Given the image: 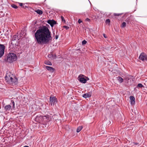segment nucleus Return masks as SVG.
Instances as JSON below:
<instances>
[{
  "label": "nucleus",
  "instance_id": "nucleus-1",
  "mask_svg": "<svg viewBox=\"0 0 147 147\" xmlns=\"http://www.w3.org/2000/svg\"><path fill=\"white\" fill-rule=\"evenodd\" d=\"M37 42L39 44H48L51 39V32L45 26L37 30L34 34Z\"/></svg>",
  "mask_w": 147,
  "mask_h": 147
},
{
  "label": "nucleus",
  "instance_id": "nucleus-2",
  "mask_svg": "<svg viewBox=\"0 0 147 147\" xmlns=\"http://www.w3.org/2000/svg\"><path fill=\"white\" fill-rule=\"evenodd\" d=\"M5 80L7 83L14 86L17 84L18 80L16 77L14 76L12 74L10 73H7L5 77Z\"/></svg>",
  "mask_w": 147,
  "mask_h": 147
},
{
  "label": "nucleus",
  "instance_id": "nucleus-3",
  "mask_svg": "<svg viewBox=\"0 0 147 147\" xmlns=\"http://www.w3.org/2000/svg\"><path fill=\"white\" fill-rule=\"evenodd\" d=\"M17 59V57L16 55L12 53H9L7 57V61L10 63L16 60Z\"/></svg>",
  "mask_w": 147,
  "mask_h": 147
},
{
  "label": "nucleus",
  "instance_id": "nucleus-4",
  "mask_svg": "<svg viewBox=\"0 0 147 147\" xmlns=\"http://www.w3.org/2000/svg\"><path fill=\"white\" fill-rule=\"evenodd\" d=\"M11 105H12V107L10 105H7L5 106L4 108V110L6 111H9L12 108L14 109L15 108V103L13 100H11L10 103Z\"/></svg>",
  "mask_w": 147,
  "mask_h": 147
},
{
  "label": "nucleus",
  "instance_id": "nucleus-5",
  "mask_svg": "<svg viewBox=\"0 0 147 147\" xmlns=\"http://www.w3.org/2000/svg\"><path fill=\"white\" fill-rule=\"evenodd\" d=\"M139 59L143 61L147 60V55L144 53H142L140 55Z\"/></svg>",
  "mask_w": 147,
  "mask_h": 147
},
{
  "label": "nucleus",
  "instance_id": "nucleus-6",
  "mask_svg": "<svg viewBox=\"0 0 147 147\" xmlns=\"http://www.w3.org/2000/svg\"><path fill=\"white\" fill-rule=\"evenodd\" d=\"M50 102L52 106H54V105H55L57 102L56 98L54 97H50Z\"/></svg>",
  "mask_w": 147,
  "mask_h": 147
},
{
  "label": "nucleus",
  "instance_id": "nucleus-7",
  "mask_svg": "<svg viewBox=\"0 0 147 147\" xmlns=\"http://www.w3.org/2000/svg\"><path fill=\"white\" fill-rule=\"evenodd\" d=\"M5 47L3 45L0 44V57H2L4 53Z\"/></svg>",
  "mask_w": 147,
  "mask_h": 147
},
{
  "label": "nucleus",
  "instance_id": "nucleus-8",
  "mask_svg": "<svg viewBox=\"0 0 147 147\" xmlns=\"http://www.w3.org/2000/svg\"><path fill=\"white\" fill-rule=\"evenodd\" d=\"M47 22L48 24L50 25L51 27H53L54 25L57 23L56 21L53 20H49Z\"/></svg>",
  "mask_w": 147,
  "mask_h": 147
},
{
  "label": "nucleus",
  "instance_id": "nucleus-9",
  "mask_svg": "<svg viewBox=\"0 0 147 147\" xmlns=\"http://www.w3.org/2000/svg\"><path fill=\"white\" fill-rule=\"evenodd\" d=\"M50 117L48 115L42 116L41 117L42 118L44 121L45 122H48L50 120Z\"/></svg>",
  "mask_w": 147,
  "mask_h": 147
},
{
  "label": "nucleus",
  "instance_id": "nucleus-10",
  "mask_svg": "<svg viewBox=\"0 0 147 147\" xmlns=\"http://www.w3.org/2000/svg\"><path fill=\"white\" fill-rule=\"evenodd\" d=\"M80 76L78 78V80L81 82L83 83H85L86 81V80L84 78H80Z\"/></svg>",
  "mask_w": 147,
  "mask_h": 147
},
{
  "label": "nucleus",
  "instance_id": "nucleus-11",
  "mask_svg": "<svg viewBox=\"0 0 147 147\" xmlns=\"http://www.w3.org/2000/svg\"><path fill=\"white\" fill-rule=\"evenodd\" d=\"M46 68L51 72H53L54 71L55 69L49 66H46Z\"/></svg>",
  "mask_w": 147,
  "mask_h": 147
},
{
  "label": "nucleus",
  "instance_id": "nucleus-12",
  "mask_svg": "<svg viewBox=\"0 0 147 147\" xmlns=\"http://www.w3.org/2000/svg\"><path fill=\"white\" fill-rule=\"evenodd\" d=\"M129 99L131 100V105L134 104L135 103V99L134 96H130L129 97Z\"/></svg>",
  "mask_w": 147,
  "mask_h": 147
},
{
  "label": "nucleus",
  "instance_id": "nucleus-13",
  "mask_svg": "<svg viewBox=\"0 0 147 147\" xmlns=\"http://www.w3.org/2000/svg\"><path fill=\"white\" fill-rule=\"evenodd\" d=\"M91 96V93L89 92L88 93H85L83 94L82 96L85 98L90 97Z\"/></svg>",
  "mask_w": 147,
  "mask_h": 147
},
{
  "label": "nucleus",
  "instance_id": "nucleus-14",
  "mask_svg": "<svg viewBox=\"0 0 147 147\" xmlns=\"http://www.w3.org/2000/svg\"><path fill=\"white\" fill-rule=\"evenodd\" d=\"M11 44L13 46H16L17 45L18 42L17 40H11Z\"/></svg>",
  "mask_w": 147,
  "mask_h": 147
},
{
  "label": "nucleus",
  "instance_id": "nucleus-15",
  "mask_svg": "<svg viewBox=\"0 0 147 147\" xmlns=\"http://www.w3.org/2000/svg\"><path fill=\"white\" fill-rule=\"evenodd\" d=\"M117 80L120 83H122L123 81V79L119 76L117 77Z\"/></svg>",
  "mask_w": 147,
  "mask_h": 147
},
{
  "label": "nucleus",
  "instance_id": "nucleus-16",
  "mask_svg": "<svg viewBox=\"0 0 147 147\" xmlns=\"http://www.w3.org/2000/svg\"><path fill=\"white\" fill-rule=\"evenodd\" d=\"M11 40H18V36L14 35L12 38Z\"/></svg>",
  "mask_w": 147,
  "mask_h": 147
},
{
  "label": "nucleus",
  "instance_id": "nucleus-17",
  "mask_svg": "<svg viewBox=\"0 0 147 147\" xmlns=\"http://www.w3.org/2000/svg\"><path fill=\"white\" fill-rule=\"evenodd\" d=\"M36 12L39 15H41L42 13V11L38 9L36 11Z\"/></svg>",
  "mask_w": 147,
  "mask_h": 147
},
{
  "label": "nucleus",
  "instance_id": "nucleus-18",
  "mask_svg": "<svg viewBox=\"0 0 147 147\" xmlns=\"http://www.w3.org/2000/svg\"><path fill=\"white\" fill-rule=\"evenodd\" d=\"M82 128V126H79L78 127L76 131L78 133L79 132Z\"/></svg>",
  "mask_w": 147,
  "mask_h": 147
},
{
  "label": "nucleus",
  "instance_id": "nucleus-19",
  "mask_svg": "<svg viewBox=\"0 0 147 147\" xmlns=\"http://www.w3.org/2000/svg\"><path fill=\"white\" fill-rule=\"evenodd\" d=\"M45 63L46 65H52L51 63L49 61H45Z\"/></svg>",
  "mask_w": 147,
  "mask_h": 147
},
{
  "label": "nucleus",
  "instance_id": "nucleus-20",
  "mask_svg": "<svg viewBox=\"0 0 147 147\" xmlns=\"http://www.w3.org/2000/svg\"><path fill=\"white\" fill-rule=\"evenodd\" d=\"M126 23L125 22H123L121 24V27L122 28H124L126 26Z\"/></svg>",
  "mask_w": 147,
  "mask_h": 147
},
{
  "label": "nucleus",
  "instance_id": "nucleus-21",
  "mask_svg": "<svg viewBox=\"0 0 147 147\" xmlns=\"http://www.w3.org/2000/svg\"><path fill=\"white\" fill-rule=\"evenodd\" d=\"M143 86L142 84L141 83L138 84L137 85V88H142Z\"/></svg>",
  "mask_w": 147,
  "mask_h": 147
},
{
  "label": "nucleus",
  "instance_id": "nucleus-22",
  "mask_svg": "<svg viewBox=\"0 0 147 147\" xmlns=\"http://www.w3.org/2000/svg\"><path fill=\"white\" fill-rule=\"evenodd\" d=\"M11 7L15 9H17L18 8L17 6L14 4H12L11 5Z\"/></svg>",
  "mask_w": 147,
  "mask_h": 147
},
{
  "label": "nucleus",
  "instance_id": "nucleus-23",
  "mask_svg": "<svg viewBox=\"0 0 147 147\" xmlns=\"http://www.w3.org/2000/svg\"><path fill=\"white\" fill-rule=\"evenodd\" d=\"M87 42L86 40H84L82 41V45H84L86 44Z\"/></svg>",
  "mask_w": 147,
  "mask_h": 147
},
{
  "label": "nucleus",
  "instance_id": "nucleus-24",
  "mask_svg": "<svg viewBox=\"0 0 147 147\" xmlns=\"http://www.w3.org/2000/svg\"><path fill=\"white\" fill-rule=\"evenodd\" d=\"M110 22V20L109 19H107L106 20V22L107 23H109Z\"/></svg>",
  "mask_w": 147,
  "mask_h": 147
},
{
  "label": "nucleus",
  "instance_id": "nucleus-25",
  "mask_svg": "<svg viewBox=\"0 0 147 147\" xmlns=\"http://www.w3.org/2000/svg\"><path fill=\"white\" fill-rule=\"evenodd\" d=\"M63 27L64 28H65V29H66V30H67V29H69V27L66 26H64Z\"/></svg>",
  "mask_w": 147,
  "mask_h": 147
},
{
  "label": "nucleus",
  "instance_id": "nucleus-26",
  "mask_svg": "<svg viewBox=\"0 0 147 147\" xmlns=\"http://www.w3.org/2000/svg\"><path fill=\"white\" fill-rule=\"evenodd\" d=\"M53 55H52L49 54L48 55V56L49 58H51L52 57Z\"/></svg>",
  "mask_w": 147,
  "mask_h": 147
},
{
  "label": "nucleus",
  "instance_id": "nucleus-27",
  "mask_svg": "<svg viewBox=\"0 0 147 147\" xmlns=\"http://www.w3.org/2000/svg\"><path fill=\"white\" fill-rule=\"evenodd\" d=\"M61 20H62V21H65V19H64V17L63 16H61Z\"/></svg>",
  "mask_w": 147,
  "mask_h": 147
},
{
  "label": "nucleus",
  "instance_id": "nucleus-28",
  "mask_svg": "<svg viewBox=\"0 0 147 147\" xmlns=\"http://www.w3.org/2000/svg\"><path fill=\"white\" fill-rule=\"evenodd\" d=\"M120 15V14L116 13H115L114 14V15L115 16H119Z\"/></svg>",
  "mask_w": 147,
  "mask_h": 147
},
{
  "label": "nucleus",
  "instance_id": "nucleus-29",
  "mask_svg": "<svg viewBox=\"0 0 147 147\" xmlns=\"http://www.w3.org/2000/svg\"><path fill=\"white\" fill-rule=\"evenodd\" d=\"M82 22V21L80 19H79L78 20V22L80 24Z\"/></svg>",
  "mask_w": 147,
  "mask_h": 147
},
{
  "label": "nucleus",
  "instance_id": "nucleus-30",
  "mask_svg": "<svg viewBox=\"0 0 147 147\" xmlns=\"http://www.w3.org/2000/svg\"><path fill=\"white\" fill-rule=\"evenodd\" d=\"M86 21H88V22H90V19L88 18H87L86 19Z\"/></svg>",
  "mask_w": 147,
  "mask_h": 147
},
{
  "label": "nucleus",
  "instance_id": "nucleus-31",
  "mask_svg": "<svg viewBox=\"0 0 147 147\" xmlns=\"http://www.w3.org/2000/svg\"><path fill=\"white\" fill-rule=\"evenodd\" d=\"M55 39H57L58 38V35H56L55 36Z\"/></svg>",
  "mask_w": 147,
  "mask_h": 147
},
{
  "label": "nucleus",
  "instance_id": "nucleus-32",
  "mask_svg": "<svg viewBox=\"0 0 147 147\" xmlns=\"http://www.w3.org/2000/svg\"><path fill=\"white\" fill-rule=\"evenodd\" d=\"M103 36L105 38H107V36H106V35L105 34H103Z\"/></svg>",
  "mask_w": 147,
  "mask_h": 147
},
{
  "label": "nucleus",
  "instance_id": "nucleus-33",
  "mask_svg": "<svg viewBox=\"0 0 147 147\" xmlns=\"http://www.w3.org/2000/svg\"><path fill=\"white\" fill-rule=\"evenodd\" d=\"M19 5L20 6H22L23 5V3H20Z\"/></svg>",
  "mask_w": 147,
  "mask_h": 147
},
{
  "label": "nucleus",
  "instance_id": "nucleus-34",
  "mask_svg": "<svg viewBox=\"0 0 147 147\" xmlns=\"http://www.w3.org/2000/svg\"><path fill=\"white\" fill-rule=\"evenodd\" d=\"M134 144L135 145H138V143H136V142H135V143H134Z\"/></svg>",
  "mask_w": 147,
  "mask_h": 147
},
{
  "label": "nucleus",
  "instance_id": "nucleus-35",
  "mask_svg": "<svg viewBox=\"0 0 147 147\" xmlns=\"http://www.w3.org/2000/svg\"><path fill=\"white\" fill-rule=\"evenodd\" d=\"M23 147H29L28 146H24Z\"/></svg>",
  "mask_w": 147,
  "mask_h": 147
},
{
  "label": "nucleus",
  "instance_id": "nucleus-36",
  "mask_svg": "<svg viewBox=\"0 0 147 147\" xmlns=\"http://www.w3.org/2000/svg\"><path fill=\"white\" fill-rule=\"evenodd\" d=\"M25 7H27V6H25Z\"/></svg>",
  "mask_w": 147,
  "mask_h": 147
}]
</instances>
